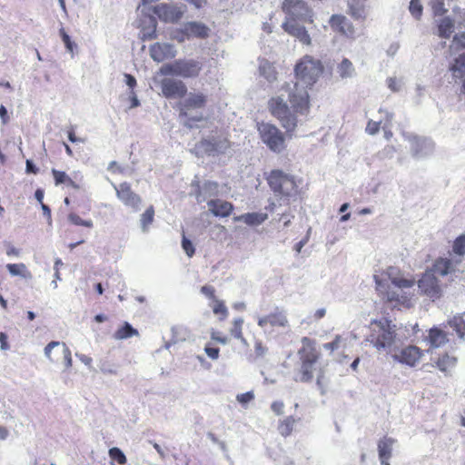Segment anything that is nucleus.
Instances as JSON below:
<instances>
[{
	"instance_id": "obj_1",
	"label": "nucleus",
	"mask_w": 465,
	"mask_h": 465,
	"mask_svg": "<svg viewBox=\"0 0 465 465\" xmlns=\"http://www.w3.org/2000/svg\"><path fill=\"white\" fill-rule=\"evenodd\" d=\"M323 67L318 59L305 55L295 65V83H286L281 94L270 100L272 114L279 119L283 128L291 132L297 126L296 114L305 115L310 109L308 88L322 74Z\"/></svg>"
},
{
	"instance_id": "obj_2",
	"label": "nucleus",
	"mask_w": 465,
	"mask_h": 465,
	"mask_svg": "<svg viewBox=\"0 0 465 465\" xmlns=\"http://www.w3.org/2000/svg\"><path fill=\"white\" fill-rule=\"evenodd\" d=\"M376 290L388 302L406 307L412 306L415 281L403 277L396 267H388L380 274L373 275Z\"/></svg>"
},
{
	"instance_id": "obj_3",
	"label": "nucleus",
	"mask_w": 465,
	"mask_h": 465,
	"mask_svg": "<svg viewBox=\"0 0 465 465\" xmlns=\"http://www.w3.org/2000/svg\"><path fill=\"white\" fill-rule=\"evenodd\" d=\"M404 336L401 329L386 318L371 321L369 333L364 339L366 344L371 345L377 351L391 354L401 347Z\"/></svg>"
},
{
	"instance_id": "obj_4",
	"label": "nucleus",
	"mask_w": 465,
	"mask_h": 465,
	"mask_svg": "<svg viewBox=\"0 0 465 465\" xmlns=\"http://www.w3.org/2000/svg\"><path fill=\"white\" fill-rule=\"evenodd\" d=\"M206 103L207 96L205 94L189 93L177 105L181 123L190 129L193 128L197 123L203 120V114L200 110L204 108Z\"/></svg>"
},
{
	"instance_id": "obj_5",
	"label": "nucleus",
	"mask_w": 465,
	"mask_h": 465,
	"mask_svg": "<svg viewBox=\"0 0 465 465\" xmlns=\"http://www.w3.org/2000/svg\"><path fill=\"white\" fill-rule=\"evenodd\" d=\"M302 347L298 351L301 362L295 371L294 380L301 382H309L313 378V370L318 353L309 338H302Z\"/></svg>"
},
{
	"instance_id": "obj_6",
	"label": "nucleus",
	"mask_w": 465,
	"mask_h": 465,
	"mask_svg": "<svg viewBox=\"0 0 465 465\" xmlns=\"http://www.w3.org/2000/svg\"><path fill=\"white\" fill-rule=\"evenodd\" d=\"M231 148V143L223 134H211L203 138L192 149V153L196 156H218L226 154Z\"/></svg>"
},
{
	"instance_id": "obj_7",
	"label": "nucleus",
	"mask_w": 465,
	"mask_h": 465,
	"mask_svg": "<svg viewBox=\"0 0 465 465\" xmlns=\"http://www.w3.org/2000/svg\"><path fill=\"white\" fill-rule=\"evenodd\" d=\"M202 68L203 64L198 60L178 59L173 63L163 64L160 68V74L182 78H194L199 75Z\"/></svg>"
},
{
	"instance_id": "obj_8",
	"label": "nucleus",
	"mask_w": 465,
	"mask_h": 465,
	"mask_svg": "<svg viewBox=\"0 0 465 465\" xmlns=\"http://www.w3.org/2000/svg\"><path fill=\"white\" fill-rule=\"evenodd\" d=\"M253 317L257 321V325L267 337L273 336L276 331L280 328L286 329L289 327L287 314L280 308H275L269 314H254Z\"/></svg>"
},
{
	"instance_id": "obj_9",
	"label": "nucleus",
	"mask_w": 465,
	"mask_h": 465,
	"mask_svg": "<svg viewBox=\"0 0 465 465\" xmlns=\"http://www.w3.org/2000/svg\"><path fill=\"white\" fill-rule=\"evenodd\" d=\"M258 132L262 141L274 153H281L285 148L283 134L269 123L258 124Z\"/></svg>"
},
{
	"instance_id": "obj_10",
	"label": "nucleus",
	"mask_w": 465,
	"mask_h": 465,
	"mask_svg": "<svg viewBox=\"0 0 465 465\" xmlns=\"http://www.w3.org/2000/svg\"><path fill=\"white\" fill-rule=\"evenodd\" d=\"M286 20L312 23V10L302 0H284L282 5Z\"/></svg>"
},
{
	"instance_id": "obj_11",
	"label": "nucleus",
	"mask_w": 465,
	"mask_h": 465,
	"mask_svg": "<svg viewBox=\"0 0 465 465\" xmlns=\"http://www.w3.org/2000/svg\"><path fill=\"white\" fill-rule=\"evenodd\" d=\"M401 134L404 140L410 143L411 152L413 157L422 158L432 153L434 143L430 139L420 137L409 132H402Z\"/></svg>"
},
{
	"instance_id": "obj_12",
	"label": "nucleus",
	"mask_w": 465,
	"mask_h": 465,
	"mask_svg": "<svg viewBox=\"0 0 465 465\" xmlns=\"http://www.w3.org/2000/svg\"><path fill=\"white\" fill-rule=\"evenodd\" d=\"M117 198L127 207L131 208L134 212L140 210L142 198L135 193L128 183H122L119 185L113 184Z\"/></svg>"
},
{
	"instance_id": "obj_13",
	"label": "nucleus",
	"mask_w": 465,
	"mask_h": 465,
	"mask_svg": "<svg viewBox=\"0 0 465 465\" xmlns=\"http://www.w3.org/2000/svg\"><path fill=\"white\" fill-rule=\"evenodd\" d=\"M186 11L185 5H174L160 4L153 7V13L158 18L165 23H175L179 21Z\"/></svg>"
},
{
	"instance_id": "obj_14",
	"label": "nucleus",
	"mask_w": 465,
	"mask_h": 465,
	"mask_svg": "<svg viewBox=\"0 0 465 465\" xmlns=\"http://www.w3.org/2000/svg\"><path fill=\"white\" fill-rule=\"evenodd\" d=\"M418 287L421 293L431 299H438L441 295V288L437 278L431 272H426L418 282Z\"/></svg>"
},
{
	"instance_id": "obj_15",
	"label": "nucleus",
	"mask_w": 465,
	"mask_h": 465,
	"mask_svg": "<svg viewBox=\"0 0 465 465\" xmlns=\"http://www.w3.org/2000/svg\"><path fill=\"white\" fill-rule=\"evenodd\" d=\"M161 89L163 96L169 99L182 98L187 93V87L181 80L164 78L161 81Z\"/></svg>"
},
{
	"instance_id": "obj_16",
	"label": "nucleus",
	"mask_w": 465,
	"mask_h": 465,
	"mask_svg": "<svg viewBox=\"0 0 465 465\" xmlns=\"http://www.w3.org/2000/svg\"><path fill=\"white\" fill-rule=\"evenodd\" d=\"M392 358L403 364L413 367L420 360L422 351L417 346H407L403 349H399L398 351H393Z\"/></svg>"
},
{
	"instance_id": "obj_17",
	"label": "nucleus",
	"mask_w": 465,
	"mask_h": 465,
	"mask_svg": "<svg viewBox=\"0 0 465 465\" xmlns=\"http://www.w3.org/2000/svg\"><path fill=\"white\" fill-rule=\"evenodd\" d=\"M210 29L201 22H188L183 25L181 36L177 37L180 42L192 37L206 38L209 36Z\"/></svg>"
},
{
	"instance_id": "obj_18",
	"label": "nucleus",
	"mask_w": 465,
	"mask_h": 465,
	"mask_svg": "<svg viewBox=\"0 0 465 465\" xmlns=\"http://www.w3.org/2000/svg\"><path fill=\"white\" fill-rule=\"evenodd\" d=\"M330 25L332 30L341 33L348 38L355 39L358 37L356 29L344 15H332L330 18Z\"/></svg>"
},
{
	"instance_id": "obj_19",
	"label": "nucleus",
	"mask_w": 465,
	"mask_h": 465,
	"mask_svg": "<svg viewBox=\"0 0 465 465\" xmlns=\"http://www.w3.org/2000/svg\"><path fill=\"white\" fill-rule=\"evenodd\" d=\"M175 55L176 49L172 44L155 43L150 46V56L157 63L173 58Z\"/></svg>"
},
{
	"instance_id": "obj_20",
	"label": "nucleus",
	"mask_w": 465,
	"mask_h": 465,
	"mask_svg": "<svg viewBox=\"0 0 465 465\" xmlns=\"http://www.w3.org/2000/svg\"><path fill=\"white\" fill-rule=\"evenodd\" d=\"M192 187H195L193 194L195 195L198 203L204 202L207 198L216 196L218 194L219 185L216 182L206 181L201 185L199 182L193 181L192 183Z\"/></svg>"
},
{
	"instance_id": "obj_21",
	"label": "nucleus",
	"mask_w": 465,
	"mask_h": 465,
	"mask_svg": "<svg viewBox=\"0 0 465 465\" xmlns=\"http://www.w3.org/2000/svg\"><path fill=\"white\" fill-rule=\"evenodd\" d=\"M282 28L286 33L298 39L302 44L306 45H311L312 40L308 31L298 22L285 20L282 23Z\"/></svg>"
},
{
	"instance_id": "obj_22",
	"label": "nucleus",
	"mask_w": 465,
	"mask_h": 465,
	"mask_svg": "<svg viewBox=\"0 0 465 465\" xmlns=\"http://www.w3.org/2000/svg\"><path fill=\"white\" fill-rule=\"evenodd\" d=\"M449 71L451 74V80L458 84L459 80L465 77V53H459L458 55L450 63Z\"/></svg>"
},
{
	"instance_id": "obj_23",
	"label": "nucleus",
	"mask_w": 465,
	"mask_h": 465,
	"mask_svg": "<svg viewBox=\"0 0 465 465\" xmlns=\"http://www.w3.org/2000/svg\"><path fill=\"white\" fill-rule=\"evenodd\" d=\"M210 212L214 216L227 217L231 214L233 205L226 201L220 199L210 200L207 203Z\"/></svg>"
},
{
	"instance_id": "obj_24",
	"label": "nucleus",
	"mask_w": 465,
	"mask_h": 465,
	"mask_svg": "<svg viewBox=\"0 0 465 465\" xmlns=\"http://www.w3.org/2000/svg\"><path fill=\"white\" fill-rule=\"evenodd\" d=\"M268 219L265 213H247L233 218L235 222H242L249 226H258Z\"/></svg>"
},
{
	"instance_id": "obj_25",
	"label": "nucleus",
	"mask_w": 465,
	"mask_h": 465,
	"mask_svg": "<svg viewBox=\"0 0 465 465\" xmlns=\"http://www.w3.org/2000/svg\"><path fill=\"white\" fill-rule=\"evenodd\" d=\"M394 440L391 438H383L379 441V457L382 465H390L389 460L391 457Z\"/></svg>"
},
{
	"instance_id": "obj_26",
	"label": "nucleus",
	"mask_w": 465,
	"mask_h": 465,
	"mask_svg": "<svg viewBox=\"0 0 465 465\" xmlns=\"http://www.w3.org/2000/svg\"><path fill=\"white\" fill-rule=\"evenodd\" d=\"M288 176H289V174L284 173L282 171H280V170L272 171L268 177V183H269L271 189L274 193L280 194L283 188V183H285V180H287Z\"/></svg>"
},
{
	"instance_id": "obj_27",
	"label": "nucleus",
	"mask_w": 465,
	"mask_h": 465,
	"mask_svg": "<svg viewBox=\"0 0 465 465\" xmlns=\"http://www.w3.org/2000/svg\"><path fill=\"white\" fill-rule=\"evenodd\" d=\"M427 340L433 348H440L449 341L447 333L438 327L430 330Z\"/></svg>"
},
{
	"instance_id": "obj_28",
	"label": "nucleus",
	"mask_w": 465,
	"mask_h": 465,
	"mask_svg": "<svg viewBox=\"0 0 465 465\" xmlns=\"http://www.w3.org/2000/svg\"><path fill=\"white\" fill-rule=\"evenodd\" d=\"M434 274H440L445 276L455 272L453 262L448 259H439L433 265V269L430 271Z\"/></svg>"
},
{
	"instance_id": "obj_29",
	"label": "nucleus",
	"mask_w": 465,
	"mask_h": 465,
	"mask_svg": "<svg viewBox=\"0 0 465 465\" xmlns=\"http://www.w3.org/2000/svg\"><path fill=\"white\" fill-rule=\"evenodd\" d=\"M438 35L442 38H450L454 31V21L449 17H443L438 22Z\"/></svg>"
},
{
	"instance_id": "obj_30",
	"label": "nucleus",
	"mask_w": 465,
	"mask_h": 465,
	"mask_svg": "<svg viewBox=\"0 0 465 465\" xmlns=\"http://www.w3.org/2000/svg\"><path fill=\"white\" fill-rule=\"evenodd\" d=\"M297 421L298 420L293 416H288L282 420H280L278 424L279 433L284 438L290 436Z\"/></svg>"
},
{
	"instance_id": "obj_31",
	"label": "nucleus",
	"mask_w": 465,
	"mask_h": 465,
	"mask_svg": "<svg viewBox=\"0 0 465 465\" xmlns=\"http://www.w3.org/2000/svg\"><path fill=\"white\" fill-rule=\"evenodd\" d=\"M457 363V359L453 356H450L449 354H444L441 357H439L435 361L437 368L442 372H450L454 369Z\"/></svg>"
},
{
	"instance_id": "obj_32",
	"label": "nucleus",
	"mask_w": 465,
	"mask_h": 465,
	"mask_svg": "<svg viewBox=\"0 0 465 465\" xmlns=\"http://www.w3.org/2000/svg\"><path fill=\"white\" fill-rule=\"evenodd\" d=\"M139 332L129 322H125L113 335L114 340L121 341L138 336Z\"/></svg>"
},
{
	"instance_id": "obj_33",
	"label": "nucleus",
	"mask_w": 465,
	"mask_h": 465,
	"mask_svg": "<svg viewBox=\"0 0 465 465\" xmlns=\"http://www.w3.org/2000/svg\"><path fill=\"white\" fill-rule=\"evenodd\" d=\"M451 0H431L430 5L435 16L445 15L450 7Z\"/></svg>"
},
{
	"instance_id": "obj_34",
	"label": "nucleus",
	"mask_w": 465,
	"mask_h": 465,
	"mask_svg": "<svg viewBox=\"0 0 465 465\" xmlns=\"http://www.w3.org/2000/svg\"><path fill=\"white\" fill-rule=\"evenodd\" d=\"M338 73L341 78H351L355 74V68L348 58H343L338 65Z\"/></svg>"
},
{
	"instance_id": "obj_35",
	"label": "nucleus",
	"mask_w": 465,
	"mask_h": 465,
	"mask_svg": "<svg viewBox=\"0 0 465 465\" xmlns=\"http://www.w3.org/2000/svg\"><path fill=\"white\" fill-rule=\"evenodd\" d=\"M259 71L268 82H273L276 80V72L274 67L268 61H262L259 65Z\"/></svg>"
},
{
	"instance_id": "obj_36",
	"label": "nucleus",
	"mask_w": 465,
	"mask_h": 465,
	"mask_svg": "<svg viewBox=\"0 0 465 465\" xmlns=\"http://www.w3.org/2000/svg\"><path fill=\"white\" fill-rule=\"evenodd\" d=\"M154 217V209L151 205L148 207L145 212L141 215L140 218V226L142 229V232L146 233L149 231V226L153 222Z\"/></svg>"
},
{
	"instance_id": "obj_37",
	"label": "nucleus",
	"mask_w": 465,
	"mask_h": 465,
	"mask_svg": "<svg viewBox=\"0 0 465 465\" xmlns=\"http://www.w3.org/2000/svg\"><path fill=\"white\" fill-rule=\"evenodd\" d=\"M52 173L54 178L55 185L66 183L67 185L72 186L74 189L79 188V186L64 172L58 171L56 169H52Z\"/></svg>"
},
{
	"instance_id": "obj_38",
	"label": "nucleus",
	"mask_w": 465,
	"mask_h": 465,
	"mask_svg": "<svg viewBox=\"0 0 465 465\" xmlns=\"http://www.w3.org/2000/svg\"><path fill=\"white\" fill-rule=\"evenodd\" d=\"M449 325L456 331L460 339L463 340L465 335V321L461 316H454L449 321Z\"/></svg>"
},
{
	"instance_id": "obj_39",
	"label": "nucleus",
	"mask_w": 465,
	"mask_h": 465,
	"mask_svg": "<svg viewBox=\"0 0 465 465\" xmlns=\"http://www.w3.org/2000/svg\"><path fill=\"white\" fill-rule=\"evenodd\" d=\"M465 49V32L456 35L453 37V40L450 45V55L459 53L460 51H463Z\"/></svg>"
},
{
	"instance_id": "obj_40",
	"label": "nucleus",
	"mask_w": 465,
	"mask_h": 465,
	"mask_svg": "<svg viewBox=\"0 0 465 465\" xmlns=\"http://www.w3.org/2000/svg\"><path fill=\"white\" fill-rule=\"evenodd\" d=\"M6 268L11 275L21 276L26 278L29 272L26 270V266L24 263H9Z\"/></svg>"
},
{
	"instance_id": "obj_41",
	"label": "nucleus",
	"mask_w": 465,
	"mask_h": 465,
	"mask_svg": "<svg viewBox=\"0 0 465 465\" xmlns=\"http://www.w3.org/2000/svg\"><path fill=\"white\" fill-rule=\"evenodd\" d=\"M296 183L292 176L289 175L280 194L284 196H292L296 193Z\"/></svg>"
},
{
	"instance_id": "obj_42",
	"label": "nucleus",
	"mask_w": 465,
	"mask_h": 465,
	"mask_svg": "<svg viewBox=\"0 0 465 465\" xmlns=\"http://www.w3.org/2000/svg\"><path fill=\"white\" fill-rule=\"evenodd\" d=\"M149 22H150V25L148 26V28L143 29V38L144 40H146V39L152 40V39L156 38L157 22H156L155 18L153 16L149 17Z\"/></svg>"
},
{
	"instance_id": "obj_43",
	"label": "nucleus",
	"mask_w": 465,
	"mask_h": 465,
	"mask_svg": "<svg viewBox=\"0 0 465 465\" xmlns=\"http://www.w3.org/2000/svg\"><path fill=\"white\" fill-rule=\"evenodd\" d=\"M409 11L416 20H420L423 11V7L422 5L420 4V1L411 0L410 2Z\"/></svg>"
},
{
	"instance_id": "obj_44",
	"label": "nucleus",
	"mask_w": 465,
	"mask_h": 465,
	"mask_svg": "<svg viewBox=\"0 0 465 465\" xmlns=\"http://www.w3.org/2000/svg\"><path fill=\"white\" fill-rule=\"evenodd\" d=\"M109 456L112 460L117 461L121 465L126 462L124 453L117 447H114L109 450Z\"/></svg>"
},
{
	"instance_id": "obj_45",
	"label": "nucleus",
	"mask_w": 465,
	"mask_h": 465,
	"mask_svg": "<svg viewBox=\"0 0 465 465\" xmlns=\"http://www.w3.org/2000/svg\"><path fill=\"white\" fill-rule=\"evenodd\" d=\"M68 220L75 225L85 226L88 228H92L94 226L92 220H83L79 215L74 213L68 215Z\"/></svg>"
},
{
	"instance_id": "obj_46",
	"label": "nucleus",
	"mask_w": 465,
	"mask_h": 465,
	"mask_svg": "<svg viewBox=\"0 0 465 465\" xmlns=\"http://www.w3.org/2000/svg\"><path fill=\"white\" fill-rule=\"evenodd\" d=\"M243 323L242 318H236L233 320L232 327L230 330L231 334L235 338H242V325Z\"/></svg>"
},
{
	"instance_id": "obj_47",
	"label": "nucleus",
	"mask_w": 465,
	"mask_h": 465,
	"mask_svg": "<svg viewBox=\"0 0 465 465\" xmlns=\"http://www.w3.org/2000/svg\"><path fill=\"white\" fill-rule=\"evenodd\" d=\"M59 35L64 42L65 48L68 52L74 53V48L76 46L75 44L71 40V37L67 35L64 29L62 27L59 30Z\"/></svg>"
},
{
	"instance_id": "obj_48",
	"label": "nucleus",
	"mask_w": 465,
	"mask_h": 465,
	"mask_svg": "<svg viewBox=\"0 0 465 465\" xmlns=\"http://www.w3.org/2000/svg\"><path fill=\"white\" fill-rule=\"evenodd\" d=\"M215 304L213 308V312L214 314H222V320L225 319L228 316V310L226 306L224 305L223 301L220 300H213Z\"/></svg>"
},
{
	"instance_id": "obj_49",
	"label": "nucleus",
	"mask_w": 465,
	"mask_h": 465,
	"mask_svg": "<svg viewBox=\"0 0 465 465\" xmlns=\"http://www.w3.org/2000/svg\"><path fill=\"white\" fill-rule=\"evenodd\" d=\"M453 252L458 255L465 254V235L458 237L453 243Z\"/></svg>"
},
{
	"instance_id": "obj_50",
	"label": "nucleus",
	"mask_w": 465,
	"mask_h": 465,
	"mask_svg": "<svg viewBox=\"0 0 465 465\" xmlns=\"http://www.w3.org/2000/svg\"><path fill=\"white\" fill-rule=\"evenodd\" d=\"M253 399H254L253 391H247L245 393H241L236 396L237 401L239 403H241L243 407H245Z\"/></svg>"
},
{
	"instance_id": "obj_51",
	"label": "nucleus",
	"mask_w": 465,
	"mask_h": 465,
	"mask_svg": "<svg viewBox=\"0 0 465 465\" xmlns=\"http://www.w3.org/2000/svg\"><path fill=\"white\" fill-rule=\"evenodd\" d=\"M182 247L188 257H193V255L194 254V252H195L194 246H193V242L189 239H187L184 235L183 236V240H182Z\"/></svg>"
},
{
	"instance_id": "obj_52",
	"label": "nucleus",
	"mask_w": 465,
	"mask_h": 465,
	"mask_svg": "<svg viewBox=\"0 0 465 465\" xmlns=\"http://www.w3.org/2000/svg\"><path fill=\"white\" fill-rule=\"evenodd\" d=\"M62 343L63 342L53 341L45 346L44 350L45 355L50 361H54V360L52 358V351L57 347L62 348Z\"/></svg>"
},
{
	"instance_id": "obj_53",
	"label": "nucleus",
	"mask_w": 465,
	"mask_h": 465,
	"mask_svg": "<svg viewBox=\"0 0 465 465\" xmlns=\"http://www.w3.org/2000/svg\"><path fill=\"white\" fill-rule=\"evenodd\" d=\"M381 122H382L381 120L377 121V122L370 120L366 126V133L371 135L376 134L380 130V125H381Z\"/></svg>"
},
{
	"instance_id": "obj_54",
	"label": "nucleus",
	"mask_w": 465,
	"mask_h": 465,
	"mask_svg": "<svg viewBox=\"0 0 465 465\" xmlns=\"http://www.w3.org/2000/svg\"><path fill=\"white\" fill-rule=\"evenodd\" d=\"M62 353L64 355V366L66 369H69L72 366V356L71 351L65 343H62Z\"/></svg>"
},
{
	"instance_id": "obj_55",
	"label": "nucleus",
	"mask_w": 465,
	"mask_h": 465,
	"mask_svg": "<svg viewBox=\"0 0 465 465\" xmlns=\"http://www.w3.org/2000/svg\"><path fill=\"white\" fill-rule=\"evenodd\" d=\"M341 341V337L340 335H336L335 339L331 342L323 344V348L331 351H336L340 348Z\"/></svg>"
},
{
	"instance_id": "obj_56",
	"label": "nucleus",
	"mask_w": 465,
	"mask_h": 465,
	"mask_svg": "<svg viewBox=\"0 0 465 465\" xmlns=\"http://www.w3.org/2000/svg\"><path fill=\"white\" fill-rule=\"evenodd\" d=\"M254 352L256 357H264L268 352V348L262 344V341H257L254 344Z\"/></svg>"
},
{
	"instance_id": "obj_57",
	"label": "nucleus",
	"mask_w": 465,
	"mask_h": 465,
	"mask_svg": "<svg viewBox=\"0 0 465 465\" xmlns=\"http://www.w3.org/2000/svg\"><path fill=\"white\" fill-rule=\"evenodd\" d=\"M311 232H312V229L309 228L307 232H306V235L299 242L295 244L294 246V251L297 252V253H300L302 252V249L307 244V242H309L310 240V236H311Z\"/></svg>"
},
{
	"instance_id": "obj_58",
	"label": "nucleus",
	"mask_w": 465,
	"mask_h": 465,
	"mask_svg": "<svg viewBox=\"0 0 465 465\" xmlns=\"http://www.w3.org/2000/svg\"><path fill=\"white\" fill-rule=\"evenodd\" d=\"M387 85L392 92H399L401 87V83L395 77H390L387 79Z\"/></svg>"
},
{
	"instance_id": "obj_59",
	"label": "nucleus",
	"mask_w": 465,
	"mask_h": 465,
	"mask_svg": "<svg viewBox=\"0 0 465 465\" xmlns=\"http://www.w3.org/2000/svg\"><path fill=\"white\" fill-rule=\"evenodd\" d=\"M204 351L207 356L212 360H217L219 358V348L212 347L210 344H207L204 348Z\"/></svg>"
},
{
	"instance_id": "obj_60",
	"label": "nucleus",
	"mask_w": 465,
	"mask_h": 465,
	"mask_svg": "<svg viewBox=\"0 0 465 465\" xmlns=\"http://www.w3.org/2000/svg\"><path fill=\"white\" fill-rule=\"evenodd\" d=\"M351 15L355 19L364 18V10L362 7H354L352 5L350 6Z\"/></svg>"
},
{
	"instance_id": "obj_61",
	"label": "nucleus",
	"mask_w": 465,
	"mask_h": 465,
	"mask_svg": "<svg viewBox=\"0 0 465 465\" xmlns=\"http://www.w3.org/2000/svg\"><path fill=\"white\" fill-rule=\"evenodd\" d=\"M271 409L276 415H282L283 413L284 404L282 401H273L271 405Z\"/></svg>"
},
{
	"instance_id": "obj_62",
	"label": "nucleus",
	"mask_w": 465,
	"mask_h": 465,
	"mask_svg": "<svg viewBox=\"0 0 465 465\" xmlns=\"http://www.w3.org/2000/svg\"><path fill=\"white\" fill-rule=\"evenodd\" d=\"M214 292V288L210 285H204L201 288V292L206 297L213 300H215Z\"/></svg>"
},
{
	"instance_id": "obj_63",
	"label": "nucleus",
	"mask_w": 465,
	"mask_h": 465,
	"mask_svg": "<svg viewBox=\"0 0 465 465\" xmlns=\"http://www.w3.org/2000/svg\"><path fill=\"white\" fill-rule=\"evenodd\" d=\"M124 76L126 85L129 86L130 90H134V88L136 85V79L132 74H124Z\"/></svg>"
},
{
	"instance_id": "obj_64",
	"label": "nucleus",
	"mask_w": 465,
	"mask_h": 465,
	"mask_svg": "<svg viewBox=\"0 0 465 465\" xmlns=\"http://www.w3.org/2000/svg\"><path fill=\"white\" fill-rule=\"evenodd\" d=\"M129 96L131 100V104L129 106L130 109L138 107L140 105V101L138 100L134 90H130Z\"/></svg>"
}]
</instances>
